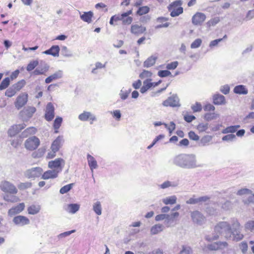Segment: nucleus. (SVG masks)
Listing matches in <instances>:
<instances>
[{
    "instance_id": "63",
    "label": "nucleus",
    "mask_w": 254,
    "mask_h": 254,
    "mask_svg": "<svg viewBox=\"0 0 254 254\" xmlns=\"http://www.w3.org/2000/svg\"><path fill=\"white\" fill-rule=\"evenodd\" d=\"M232 204L229 200H226L224 203L221 204V207L225 210H229L232 208Z\"/></svg>"
},
{
    "instance_id": "41",
    "label": "nucleus",
    "mask_w": 254,
    "mask_h": 254,
    "mask_svg": "<svg viewBox=\"0 0 254 254\" xmlns=\"http://www.w3.org/2000/svg\"><path fill=\"white\" fill-rule=\"evenodd\" d=\"M93 210L98 215L102 214V206L99 201H96L93 205Z\"/></svg>"
},
{
    "instance_id": "47",
    "label": "nucleus",
    "mask_w": 254,
    "mask_h": 254,
    "mask_svg": "<svg viewBox=\"0 0 254 254\" xmlns=\"http://www.w3.org/2000/svg\"><path fill=\"white\" fill-rule=\"evenodd\" d=\"M32 187V183L30 182L20 183L17 185L18 188L20 190H24Z\"/></svg>"
},
{
    "instance_id": "6",
    "label": "nucleus",
    "mask_w": 254,
    "mask_h": 254,
    "mask_svg": "<svg viewBox=\"0 0 254 254\" xmlns=\"http://www.w3.org/2000/svg\"><path fill=\"white\" fill-rule=\"evenodd\" d=\"M28 96L26 93H22L18 96L14 102L15 107L17 110L20 109L27 103Z\"/></svg>"
},
{
    "instance_id": "53",
    "label": "nucleus",
    "mask_w": 254,
    "mask_h": 254,
    "mask_svg": "<svg viewBox=\"0 0 254 254\" xmlns=\"http://www.w3.org/2000/svg\"><path fill=\"white\" fill-rule=\"evenodd\" d=\"M111 114L112 115L113 117L117 121H119L121 120L122 114L121 111L119 110H114L111 112Z\"/></svg>"
},
{
    "instance_id": "15",
    "label": "nucleus",
    "mask_w": 254,
    "mask_h": 254,
    "mask_svg": "<svg viewBox=\"0 0 254 254\" xmlns=\"http://www.w3.org/2000/svg\"><path fill=\"white\" fill-rule=\"evenodd\" d=\"M26 127V125L24 123L18 125H13L9 128L8 130V135L12 137L15 136L17 134L20 130Z\"/></svg>"
},
{
    "instance_id": "16",
    "label": "nucleus",
    "mask_w": 254,
    "mask_h": 254,
    "mask_svg": "<svg viewBox=\"0 0 254 254\" xmlns=\"http://www.w3.org/2000/svg\"><path fill=\"white\" fill-rule=\"evenodd\" d=\"M78 119L81 121L85 122L90 120L92 122L96 121L97 118L96 116L90 112L84 111L78 116Z\"/></svg>"
},
{
    "instance_id": "27",
    "label": "nucleus",
    "mask_w": 254,
    "mask_h": 254,
    "mask_svg": "<svg viewBox=\"0 0 254 254\" xmlns=\"http://www.w3.org/2000/svg\"><path fill=\"white\" fill-rule=\"evenodd\" d=\"M179 183V181L175 182H171L169 181H166L162 184L159 185L158 186L159 188L162 189H165L169 187L175 188L178 186Z\"/></svg>"
},
{
    "instance_id": "18",
    "label": "nucleus",
    "mask_w": 254,
    "mask_h": 254,
    "mask_svg": "<svg viewBox=\"0 0 254 254\" xmlns=\"http://www.w3.org/2000/svg\"><path fill=\"white\" fill-rule=\"evenodd\" d=\"M62 171V168L60 170H50L44 173L42 176V178L44 180L49 179H55L58 176V174Z\"/></svg>"
},
{
    "instance_id": "24",
    "label": "nucleus",
    "mask_w": 254,
    "mask_h": 254,
    "mask_svg": "<svg viewBox=\"0 0 254 254\" xmlns=\"http://www.w3.org/2000/svg\"><path fill=\"white\" fill-rule=\"evenodd\" d=\"M233 92L239 95H247L248 93V89L245 85L240 84L234 88Z\"/></svg>"
},
{
    "instance_id": "22",
    "label": "nucleus",
    "mask_w": 254,
    "mask_h": 254,
    "mask_svg": "<svg viewBox=\"0 0 254 254\" xmlns=\"http://www.w3.org/2000/svg\"><path fill=\"white\" fill-rule=\"evenodd\" d=\"M63 76V72L61 70H59L53 74L47 77L45 79V82L49 84L52 82L53 80L60 79Z\"/></svg>"
},
{
    "instance_id": "62",
    "label": "nucleus",
    "mask_w": 254,
    "mask_h": 254,
    "mask_svg": "<svg viewBox=\"0 0 254 254\" xmlns=\"http://www.w3.org/2000/svg\"><path fill=\"white\" fill-rule=\"evenodd\" d=\"M152 75V73L148 70H143L141 73L139 74V77L141 79L146 78V77H150Z\"/></svg>"
},
{
    "instance_id": "1",
    "label": "nucleus",
    "mask_w": 254,
    "mask_h": 254,
    "mask_svg": "<svg viewBox=\"0 0 254 254\" xmlns=\"http://www.w3.org/2000/svg\"><path fill=\"white\" fill-rule=\"evenodd\" d=\"M231 224L227 221L218 222L214 227L215 235L213 237L207 235L205 240L208 242L218 239L219 236L224 237L226 240H232L238 242L242 240L244 235L241 233L240 224L237 218L231 220Z\"/></svg>"
},
{
    "instance_id": "9",
    "label": "nucleus",
    "mask_w": 254,
    "mask_h": 254,
    "mask_svg": "<svg viewBox=\"0 0 254 254\" xmlns=\"http://www.w3.org/2000/svg\"><path fill=\"white\" fill-rule=\"evenodd\" d=\"M191 218L193 223L201 225L204 223L205 218L199 211L196 210L191 212Z\"/></svg>"
},
{
    "instance_id": "60",
    "label": "nucleus",
    "mask_w": 254,
    "mask_h": 254,
    "mask_svg": "<svg viewBox=\"0 0 254 254\" xmlns=\"http://www.w3.org/2000/svg\"><path fill=\"white\" fill-rule=\"evenodd\" d=\"M236 138V135L234 134H228L222 137V140L226 141H232Z\"/></svg>"
},
{
    "instance_id": "31",
    "label": "nucleus",
    "mask_w": 254,
    "mask_h": 254,
    "mask_svg": "<svg viewBox=\"0 0 254 254\" xmlns=\"http://www.w3.org/2000/svg\"><path fill=\"white\" fill-rule=\"evenodd\" d=\"M93 13L92 11H89L88 12H85L82 15H80L81 19L88 23H91L92 17H93Z\"/></svg>"
},
{
    "instance_id": "5",
    "label": "nucleus",
    "mask_w": 254,
    "mask_h": 254,
    "mask_svg": "<svg viewBox=\"0 0 254 254\" xmlns=\"http://www.w3.org/2000/svg\"><path fill=\"white\" fill-rule=\"evenodd\" d=\"M0 187L3 191L8 192L9 193L16 194L18 191L15 186L8 181H4L2 182Z\"/></svg>"
},
{
    "instance_id": "34",
    "label": "nucleus",
    "mask_w": 254,
    "mask_h": 254,
    "mask_svg": "<svg viewBox=\"0 0 254 254\" xmlns=\"http://www.w3.org/2000/svg\"><path fill=\"white\" fill-rule=\"evenodd\" d=\"M151 79H147L143 81V85L140 88L141 93H145L149 89L152 87V83H151Z\"/></svg>"
},
{
    "instance_id": "14",
    "label": "nucleus",
    "mask_w": 254,
    "mask_h": 254,
    "mask_svg": "<svg viewBox=\"0 0 254 254\" xmlns=\"http://www.w3.org/2000/svg\"><path fill=\"white\" fill-rule=\"evenodd\" d=\"M64 141L63 136L60 135L58 136L53 142L51 147L53 154L52 157H55L56 156V153L59 151Z\"/></svg>"
},
{
    "instance_id": "12",
    "label": "nucleus",
    "mask_w": 254,
    "mask_h": 254,
    "mask_svg": "<svg viewBox=\"0 0 254 254\" xmlns=\"http://www.w3.org/2000/svg\"><path fill=\"white\" fill-rule=\"evenodd\" d=\"M55 117V107L51 102L47 104L46 107L45 119L48 122H50Z\"/></svg>"
},
{
    "instance_id": "13",
    "label": "nucleus",
    "mask_w": 254,
    "mask_h": 254,
    "mask_svg": "<svg viewBox=\"0 0 254 254\" xmlns=\"http://www.w3.org/2000/svg\"><path fill=\"white\" fill-rule=\"evenodd\" d=\"M25 208V204L23 202L20 203L16 206L12 207L7 212L9 217H14L20 213Z\"/></svg>"
},
{
    "instance_id": "61",
    "label": "nucleus",
    "mask_w": 254,
    "mask_h": 254,
    "mask_svg": "<svg viewBox=\"0 0 254 254\" xmlns=\"http://www.w3.org/2000/svg\"><path fill=\"white\" fill-rule=\"evenodd\" d=\"M191 109L193 112H198L201 111L202 106L200 103L196 102L194 105L191 106Z\"/></svg>"
},
{
    "instance_id": "8",
    "label": "nucleus",
    "mask_w": 254,
    "mask_h": 254,
    "mask_svg": "<svg viewBox=\"0 0 254 254\" xmlns=\"http://www.w3.org/2000/svg\"><path fill=\"white\" fill-rule=\"evenodd\" d=\"M36 111V109L34 107H28L20 111L19 115L23 120H27L33 116Z\"/></svg>"
},
{
    "instance_id": "35",
    "label": "nucleus",
    "mask_w": 254,
    "mask_h": 254,
    "mask_svg": "<svg viewBox=\"0 0 254 254\" xmlns=\"http://www.w3.org/2000/svg\"><path fill=\"white\" fill-rule=\"evenodd\" d=\"M240 127V125L231 126L223 129V130L222 131V133L223 134L231 133V134H232L237 131V129Z\"/></svg>"
},
{
    "instance_id": "32",
    "label": "nucleus",
    "mask_w": 254,
    "mask_h": 254,
    "mask_svg": "<svg viewBox=\"0 0 254 254\" xmlns=\"http://www.w3.org/2000/svg\"><path fill=\"white\" fill-rule=\"evenodd\" d=\"M14 194L8 193L3 195V199L5 201L10 202H16L19 200V198L14 195Z\"/></svg>"
},
{
    "instance_id": "59",
    "label": "nucleus",
    "mask_w": 254,
    "mask_h": 254,
    "mask_svg": "<svg viewBox=\"0 0 254 254\" xmlns=\"http://www.w3.org/2000/svg\"><path fill=\"white\" fill-rule=\"evenodd\" d=\"M158 75L160 77H166L171 75L169 70H161L158 72Z\"/></svg>"
},
{
    "instance_id": "28",
    "label": "nucleus",
    "mask_w": 254,
    "mask_h": 254,
    "mask_svg": "<svg viewBox=\"0 0 254 254\" xmlns=\"http://www.w3.org/2000/svg\"><path fill=\"white\" fill-rule=\"evenodd\" d=\"M157 59V57L156 56H151L148 58L143 63V66L144 67L148 68L153 65L156 63Z\"/></svg>"
},
{
    "instance_id": "29",
    "label": "nucleus",
    "mask_w": 254,
    "mask_h": 254,
    "mask_svg": "<svg viewBox=\"0 0 254 254\" xmlns=\"http://www.w3.org/2000/svg\"><path fill=\"white\" fill-rule=\"evenodd\" d=\"M37 129L35 127H31L25 129L20 135L22 138L27 137L29 135H33L36 133Z\"/></svg>"
},
{
    "instance_id": "43",
    "label": "nucleus",
    "mask_w": 254,
    "mask_h": 254,
    "mask_svg": "<svg viewBox=\"0 0 254 254\" xmlns=\"http://www.w3.org/2000/svg\"><path fill=\"white\" fill-rule=\"evenodd\" d=\"M39 62L37 60L31 61L27 65L26 70L28 71L33 70L38 65Z\"/></svg>"
},
{
    "instance_id": "2",
    "label": "nucleus",
    "mask_w": 254,
    "mask_h": 254,
    "mask_svg": "<svg viewBox=\"0 0 254 254\" xmlns=\"http://www.w3.org/2000/svg\"><path fill=\"white\" fill-rule=\"evenodd\" d=\"M172 163L176 167L185 169H194L199 166L197 165L196 157L193 154L177 155L172 159Z\"/></svg>"
},
{
    "instance_id": "51",
    "label": "nucleus",
    "mask_w": 254,
    "mask_h": 254,
    "mask_svg": "<svg viewBox=\"0 0 254 254\" xmlns=\"http://www.w3.org/2000/svg\"><path fill=\"white\" fill-rule=\"evenodd\" d=\"M16 92L17 91L16 90L13 88L12 86H11L6 90L5 92V95L8 97H11L14 96Z\"/></svg>"
},
{
    "instance_id": "40",
    "label": "nucleus",
    "mask_w": 254,
    "mask_h": 254,
    "mask_svg": "<svg viewBox=\"0 0 254 254\" xmlns=\"http://www.w3.org/2000/svg\"><path fill=\"white\" fill-rule=\"evenodd\" d=\"M10 78L7 77L4 78L0 83V90H3L7 88L10 84Z\"/></svg>"
},
{
    "instance_id": "52",
    "label": "nucleus",
    "mask_w": 254,
    "mask_h": 254,
    "mask_svg": "<svg viewBox=\"0 0 254 254\" xmlns=\"http://www.w3.org/2000/svg\"><path fill=\"white\" fill-rule=\"evenodd\" d=\"M131 89H129L128 90L124 91L122 89L119 94L120 96V98L122 100H125L127 99L128 96L129 94L131 92Z\"/></svg>"
},
{
    "instance_id": "21",
    "label": "nucleus",
    "mask_w": 254,
    "mask_h": 254,
    "mask_svg": "<svg viewBox=\"0 0 254 254\" xmlns=\"http://www.w3.org/2000/svg\"><path fill=\"white\" fill-rule=\"evenodd\" d=\"M228 246V243L226 242H217L213 243L208 245V248L211 251L222 249Z\"/></svg>"
},
{
    "instance_id": "39",
    "label": "nucleus",
    "mask_w": 254,
    "mask_h": 254,
    "mask_svg": "<svg viewBox=\"0 0 254 254\" xmlns=\"http://www.w3.org/2000/svg\"><path fill=\"white\" fill-rule=\"evenodd\" d=\"M219 117V115L215 113H207L204 115V119L206 121H210L216 119Z\"/></svg>"
},
{
    "instance_id": "30",
    "label": "nucleus",
    "mask_w": 254,
    "mask_h": 254,
    "mask_svg": "<svg viewBox=\"0 0 254 254\" xmlns=\"http://www.w3.org/2000/svg\"><path fill=\"white\" fill-rule=\"evenodd\" d=\"M80 205L77 203L68 204L65 208V210L68 213L74 214L79 209Z\"/></svg>"
},
{
    "instance_id": "3",
    "label": "nucleus",
    "mask_w": 254,
    "mask_h": 254,
    "mask_svg": "<svg viewBox=\"0 0 254 254\" xmlns=\"http://www.w3.org/2000/svg\"><path fill=\"white\" fill-rule=\"evenodd\" d=\"M40 143L39 139L35 136H33L26 140L24 144L25 147L29 150H34L39 146Z\"/></svg>"
},
{
    "instance_id": "55",
    "label": "nucleus",
    "mask_w": 254,
    "mask_h": 254,
    "mask_svg": "<svg viewBox=\"0 0 254 254\" xmlns=\"http://www.w3.org/2000/svg\"><path fill=\"white\" fill-rule=\"evenodd\" d=\"M123 16H122V14H116L113 16H112L110 20L109 23L111 25H114V21H118L119 20H122V19H123Z\"/></svg>"
},
{
    "instance_id": "56",
    "label": "nucleus",
    "mask_w": 254,
    "mask_h": 254,
    "mask_svg": "<svg viewBox=\"0 0 254 254\" xmlns=\"http://www.w3.org/2000/svg\"><path fill=\"white\" fill-rule=\"evenodd\" d=\"M22 142V138L19 136L18 138L12 140L11 144L13 147L16 148L21 144Z\"/></svg>"
},
{
    "instance_id": "36",
    "label": "nucleus",
    "mask_w": 254,
    "mask_h": 254,
    "mask_svg": "<svg viewBox=\"0 0 254 254\" xmlns=\"http://www.w3.org/2000/svg\"><path fill=\"white\" fill-rule=\"evenodd\" d=\"M40 209V206L39 205H32L28 207L27 211L29 214L35 215L39 212Z\"/></svg>"
},
{
    "instance_id": "7",
    "label": "nucleus",
    "mask_w": 254,
    "mask_h": 254,
    "mask_svg": "<svg viewBox=\"0 0 254 254\" xmlns=\"http://www.w3.org/2000/svg\"><path fill=\"white\" fill-rule=\"evenodd\" d=\"M162 104L165 107L170 106L175 107L180 106L179 98L176 94L173 95L168 97L163 102Z\"/></svg>"
},
{
    "instance_id": "10",
    "label": "nucleus",
    "mask_w": 254,
    "mask_h": 254,
    "mask_svg": "<svg viewBox=\"0 0 254 254\" xmlns=\"http://www.w3.org/2000/svg\"><path fill=\"white\" fill-rule=\"evenodd\" d=\"M49 65L45 62H40L37 68L33 71V74L34 75H45L49 70Z\"/></svg>"
},
{
    "instance_id": "45",
    "label": "nucleus",
    "mask_w": 254,
    "mask_h": 254,
    "mask_svg": "<svg viewBox=\"0 0 254 254\" xmlns=\"http://www.w3.org/2000/svg\"><path fill=\"white\" fill-rule=\"evenodd\" d=\"M61 54L65 57H71L72 54L66 46H63L61 48Z\"/></svg>"
},
{
    "instance_id": "11",
    "label": "nucleus",
    "mask_w": 254,
    "mask_h": 254,
    "mask_svg": "<svg viewBox=\"0 0 254 254\" xmlns=\"http://www.w3.org/2000/svg\"><path fill=\"white\" fill-rule=\"evenodd\" d=\"M43 172V170L40 167H34L27 170L25 173V176L29 178H35L41 176Z\"/></svg>"
},
{
    "instance_id": "50",
    "label": "nucleus",
    "mask_w": 254,
    "mask_h": 254,
    "mask_svg": "<svg viewBox=\"0 0 254 254\" xmlns=\"http://www.w3.org/2000/svg\"><path fill=\"white\" fill-rule=\"evenodd\" d=\"M182 4V1L181 0H176L169 5L168 8L169 11H171L172 8H176L181 6Z\"/></svg>"
},
{
    "instance_id": "44",
    "label": "nucleus",
    "mask_w": 254,
    "mask_h": 254,
    "mask_svg": "<svg viewBox=\"0 0 254 254\" xmlns=\"http://www.w3.org/2000/svg\"><path fill=\"white\" fill-rule=\"evenodd\" d=\"M149 8L147 6L139 7L136 12V14L139 15H142L149 12Z\"/></svg>"
},
{
    "instance_id": "33",
    "label": "nucleus",
    "mask_w": 254,
    "mask_h": 254,
    "mask_svg": "<svg viewBox=\"0 0 254 254\" xmlns=\"http://www.w3.org/2000/svg\"><path fill=\"white\" fill-rule=\"evenodd\" d=\"M164 228V225L162 224H156L153 226L150 230V232L152 235H156L158 233L162 231Z\"/></svg>"
},
{
    "instance_id": "49",
    "label": "nucleus",
    "mask_w": 254,
    "mask_h": 254,
    "mask_svg": "<svg viewBox=\"0 0 254 254\" xmlns=\"http://www.w3.org/2000/svg\"><path fill=\"white\" fill-rule=\"evenodd\" d=\"M63 122V118L57 117L54 120L53 127L54 129H59Z\"/></svg>"
},
{
    "instance_id": "4",
    "label": "nucleus",
    "mask_w": 254,
    "mask_h": 254,
    "mask_svg": "<svg viewBox=\"0 0 254 254\" xmlns=\"http://www.w3.org/2000/svg\"><path fill=\"white\" fill-rule=\"evenodd\" d=\"M12 223L17 227H23L30 224V221L28 218L23 215H16L13 217Z\"/></svg>"
},
{
    "instance_id": "46",
    "label": "nucleus",
    "mask_w": 254,
    "mask_h": 254,
    "mask_svg": "<svg viewBox=\"0 0 254 254\" xmlns=\"http://www.w3.org/2000/svg\"><path fill=\"white\" fill-rule=\"evenodd\" d=\"M74 184L71 183L63 187L60 190L61 194H64L68 192L73 187Z\"/></svg>"
},
{
    "instance_id": "20",
    "label": "nucleus",
    "mask_w": 254,
    "mask_h": 254,
    "mask_svg": "<svg viewBox=\"0 0 254 254\" xmlns=\"http://www.w3.org/2000/svg\"><path fill=\"white\" fill-rule=\"evenodd\" d=\"M213 103L215 105H223L226 104V99L224 96L216 93L212 96Z\"/></svg>"
},
{
    "instance_id": "38",
    "label": "nucleus",
    "mask_w": 254,
    "mask_h": 254,
    "mask_svg": "<svg viewBox=\"0 0 254 254\" xmlns=\"http://www.w3.org/2000/svg\"><path fill=\"white\" fill-rule=\"evenodd\" d=\"M170 15L174 17L179 16L180 14L183 12V8L181 6L172 8V10L170 11Z\"/></svg>"
},
{
    "instance_id": "19",
    "label": "nucleus",
    "mask_w": 254,
    "mask_h": 254,
    "mask_svg": "<svg viewBox=\"0 0 254 254\" xmlns=\"http://www.w3.org/2000/svg\"><path fill=\"white\" fill-rule=\"evenodd\" d=\"M87 159L88 161V164L89 165V167L92 172V178L94 179V182H95V179L94 178V175H93V170L94 169H96L98 168V165L96 159L91 155L87 154Z\"/></svg>"
},
{
    "instance_id": "58",
    "label": "nucleus",
    "mask_w": 254,
    "mask_h": 254,
    "mask_svg": "<svg viewBox=\"0 0 254 254\" xmlns=\"http://www.w3.org/2000/svg\"><path fill=\"white\" fill-rule=\"evenodd\" d=\"M44 151L41 149H39L37 151H34L32 154V156L34 158H39L43 156Z\"/></svg>"
},
{
    "instance_id": "23",
    "label": "nucleus",
    "mask_w": 254,
    "mask_h": 254,
    "mask_svg": "<svg viewBox=\"0 0 254 254\" xmlns=\"http://www.w3.org/2000/svg\"><path fill=\"white\" fill-rule=\"evenodd\" d=\"M60 51V49L58 45H53L50 49L44 51L43 53L56 57L59 56Z\"/></svg>"
},
{
    "instance_id": "54",
    "label": "nucleus",
    "mask_w": 254,
    "mask_h": 254,
    "mask_svg": "<svg viewBox=\"0 0 254 254\" xmlns=\"http://www.w3.org/2000/svg\"><path fill=\"white\" fill-rule=\"evenodd\" d=\"M202 41L200 38L196 39L190 45V48L191 49H196L199 48L201 44Z\"/></svg>"
},
{
    "instance_id": "25",
    "label": "nucleus",
    "mask_w": 254,
    "mask_h": 254,
    "mask_svg": "<svg viewBox=\"0 0 254 254\" xmlns=\"http://www.w3.org/2000/svg\"><path fill=\"white\" fill-rule=\"evenodd\" d=\"M64 163V161L62 158H57L55 160L49 161L48 163V167L51 169L56 168L58 169L61 168L62 163Z\"/></svg>"
},
{
    "instance_id": "64",
    "label": "nucleus",
    "mask_w": 254,
    "mask_h": 254,
    "mask_svg": "<svg viewBox=\"0 0 254 254\" xmlns=\"http://www.w3.org/2000/svg\"><path fill=\"white\" fill-rule=\"evenodd\" d=\"M245 229L251 231L254 230V221L251 220L249 221L245 224Z\"/></svg>"
},
{
    "instance_id": "37",
    "label": "nucleus",
    "mask_w": 254,
    "mask_h": 254,
    "mask_svg": "<svg viewBox=\"0 0 254 254\" xmlns=\"http://www.w3.org/2000/svg\"><path fill=\"white\" fill-rule=\"evenodd\" d=\"M177 201V197L175 195H172L166 197L162 199V202L165 204H173L176 203Z\"/></svg>"
},
{
    "instance_id": "48",
    "label": "nucleus",
    "mask_w": 254,
    "mask_h": 254,
    "mask_svg": "<svg viewBox=\"0 0 254 254\" xmlns=\"http://www.w3.org/2000/svg\"><path fill=\"white\" fill-rule=\"evenodd\" d=\"M211 139L212 137L211 136L205 135L201 138L200 140V144L203 146H206L211 140Z\"/></svg>"
},
{
    "instance_id": "26",
    "label": "nucleus",
    "mask_w": 254,
    "mask_h": 254,
    "mask_svg": "<svg viewBox=\"0 0 254 254\" xmlns=\"http://www.w3.org/2000/svg\"><path fill=\"white\" fill-rule=\"evenodd\" d=\"M145 31L146 28L141 25L134 24L132 25L131 27V32L135 35L142 34Z\"/></svg>"
},
{
    "instance_id": "57",
    "label": "nucleus",
    "mask_w": 254,
    "mask_h": 254,
    "mask_svg": "<svg viewBox=\"0 0 254 254\" xmlns=\"http://www.w3.org/2000/svg\"><path fill=\"white\" fill-rule=\"evenodd\" d=\"M252 192H253L251 190L244 188L239 190L237 192V195L241 196L244 194H252Z\"/></svg>"
},
{
    "instance_id": "17",
    "label": "nucleus",
    "mask_w": 254,
    "mask_h": 254,
    "mask_svg": "<svg viewBox=\"0 0 254 254\" xmlns=\"http://www.w3.org/2000/svg\"><path fill=\"white\" fill-rule=\"evenodd\" d=\"M206 19L205 15L201 12H196L192 17V22L195 25H200Z\"/></svg>"
},
{
    "instance_id": "42",
    "label": "nucleus",
    "mask_w": 254,
    "mask_h": 254,
    "mask_svg": "<svg viewBox=\"0 0 254 254\" xmlns=\"http://www.w3.org/2000/svg\"><path fill=\"white\" fill-rule=\"evenodd\" d=\"M26 84V82L24 79H22L17 83L13 84L12 86L16 90V91H19Z\"/></svg>"
}]
</instances>
